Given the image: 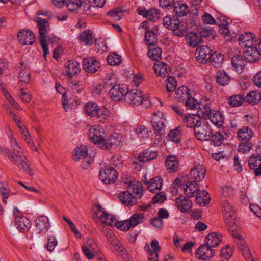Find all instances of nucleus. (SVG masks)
<instances>
[{
  "label": "nucleus",
  "instance_id": "f257e3e1",
  "mask_svg": "<svg viewBox=\"0 0 261 261\" xmlns=\"http://www.w3.org/2000/svg\"><path fill=\"white\" fill-rule=\"evenodd\" d=\"M164 25L173 31V34L177 37L184 36L188 31L187 25L180 24L179 20L174 16H167L163 19Z\"/></svg>",
  "mask_w": 261,
  "mask_h": 261
},
{
  "label": "nucleus",
  "instance_id": "f03ea898",
  "mask_svg": "<svg viewBox=\"0 0 261 261\" xmlns=\"http://www.w3.org/2000/svg\"><path fill=\"white\" fill-rule=\"evenodd\" d=\"M106 133L100 125H94L91 126L89 129V138L101 149L102 146L106 141Z\"/></svg>",
  "mask_w": 261,
  "mask_h": 261
},
{
  "label": "nucleus",
  "instance_id": "7ed1b4c3",
  "mask_svg": "<svg viewBox=\"0 0 261 261\" xmlns=\"http://www.w3.org/2000/svg\"><path fill=\"white\" fill-rule=\"evenodd\" d=\"M9 159L20 170L27 172L31 176L34 175V173L30 167L28 159L23 153L18 154L16 153H12Z\"/></svg>",
  "mask_w": 261,
  "mask_h": 261
},
{
  "label": "nucleus",
  "instance_id": "20e7f679",
  "mask_svg": "<svg viewBox=\"0 0 261 261\" xmlns=\"http://www.w3.org/2000/svg\"><path fill=\"white\" fill-rule=\"evenodd\" d=\"M39 28V39L41 47L45 57L48 53V47L46 45V35L47 31L49 30V25L47 20L41 18H38L36 20Z\"/></svg>",
  "mask_w": 261,
  "mask_h": 261
},
{
  "label": "nucleus",
  "instance_id": "39448f33",
  "mask_svg": "<svg viewBox=\"0 0 261 261\" xmlns=\"http://www.w3.org/2000/svg\"><path fill=\"white\" fill-rule=\"evenodd\" d=\"M166 119L164 114L161 112L154 113L152 115L151 123L155 134L162 135L165 133Z\"/></svg>",
  "mask_w": 261,
  "mask_h": 261
},
{
  "label": "nucleus",
  "instance_id": "423d86ee",
  "mask_svg": "<svg viewBox=\"0 0 261 261\" xmlns=\"http://www.w3.org/2000/svg\"><path fill=\"white\" fill-rule=\"evenodd\" d=\"M13 214L15 216V225L17 229L20 232L28 231L31 226L30 221L17 208L14 209Z\"/></svg>",
  "mask_w": 261,
  "mask_h": 261
},
{
  "label": "nucleus",
  "instance_id": "0eeeda50",
  "mask_svg": "<svg viewBox=\"0 0 261 261\" xmlns=\"http://www.w3.org/2000/svg\"><path fill=\"white\" fill-rule=\"evenodd\" d=\"M232 236L235 239V242L238 249L241 252L246 261H254L250 249L247 246L246 242L242 237L237 232H233Z\"/></svg>",
  "mask_w": 261,
  "mask_h": 261
},
{
  "label": "nucleus",
  "instance_id": "6e6552de",
  "mask_svg": "<svg viewBox=\"0 0 261 261\" xmlns=\"http://www.w3.org/2000/svg\"><path fill=\"white\" fill-rule=\"evenodd\" d=\"M144 249L147 253L148 261H159V253L161 249L158 240L153 239L150 243V246L146 243Z\"/></svg>",
  "mask_w": 261,
  "mask_h": 261
},
{
  "label": "nucleus",
  "instance_id": "1a4fd4ad",
  "mask_svg": "<svg viewBox=\"0 0 261 261\" xmlns=\"http://www.w3.org/2000/svg\"><path fill=\"white\" fill-rule=\"evenodd\" d=\"M194 134L196 138L201 141H208L211 139L212 130L207 123L201 124V123L195 128Z\"/></svg>",
  "mask_w": 261,
  "mask_h": 261
},
{
  "label": "nucleus",
  "instance_id": "9d476101",
  "mask_svg": "<svg viewBox=\"0 0 261 261\" xmlns=\"http://www.w3.org/2000/svg\"><path fill=\"white\" fill-rule=\"evenodd\" d=\"M99 177L106 184L114 182L117 178V173L112 167H106L100 170Z\"/></svg>",
  "mask_w": 261,
  "mask_h": 261
},
{
  "label": "nucleus",
  "instance_id": "9b49d317",
  "mask_svg": "<svg viewBox=\"0 0 261 261\" xmlns=\"http://www.w3.org/2000/svg\"><path fill=\"white\" fill-rule=\"evenodd\" d=\"M127 88L125 85H118L111 88L109 91V95L113 101H118L122 100L127 92Z\"/></svg>",
  "mask_w": 261,
  "mask_h": 261
},
{
  "label": "nucleus",
  "instance_id": "f8f14e48",
  "mask_svg": "<svg viewBox=\"0 0 261 261\" xmlns=\"http://www.w3.org/2000/svg\"><path fill=\"white\" fill-rule=\"evenodd\" d=\"M125 101L129 104L138 106L143 102V94L141 91L136 89L127 91Z\"/></svg>",
  "mask_w": 261,
  "mask_h": 261
},
{
  "label": "nucleus",
  "instance_id": "ddd939ff",
  "mask_svg": "<svg viewBox=\"0 0 261 261\" xmlns=\"http://www.w3.org/2000/svg\"><path fill=\"white\" fill-rule=\"evenodd\" d=\"M212 50L206 45H202L198 47L195 52L197 60L200 63H206L212 57Z\"/></svg>",
  "mask_w": 261,
  "mask_h": 261
},
{
  "label": "nucleus",
  "instance_id": "4468645a",
  "mask_svg": "<svg viewBox=\"0 0 261 261\" xmlns=\"http://www.w3.org/2000/svg\"><path fill=\"white\" fill-rule=\"evenodd\" d=\"M83 67L88 73H94L100 68V63L94 58L88 57L83 59Z\"/></svg>",
  "mask_w": 261,
  "mask_h": 261
},
{
  "label": "nucleus",
  "instance_id": "2eb2a0df",
  "mask_svg": "<svg viewBox=\"0 0 261 261\" xmlns=\"http://www.w3.org/2000/svg\"><path fill=\"white\" fill-rule=\"evenodd\" d=\"M215 253L214 249L205 244L200 245L198 248L196 256L202 260H210L214 256Z\"/></svg>",
  "mask_w": 261,
  "mask_h": 261
},
{
  "label": "nucleus",
  "instance_id": "dca6fc26",
  "mask_svg": "<svg viewBox=\"0 0 261 261\" xmlns=\"http://www.w3.org/2000/svg\"><path fill=\"white\" fill-rule=\"evenodd\" d=\"M17 38L19 42L24 45L33 44L35 40L34 33L27 30L19 31L17 34Z\"/></svg>",
  "mask_w": 261,
  "mask_h": 261
},
{
  "label": "nucleus",
  "instance_id": "f3484780",
  "mask_svg": "<svg viewBox=\"0 0 261 261\" xmlns=\"http://www.w3.org/2000/svg\"><path fill=\"white\" fill-rule=\"evenodd\" d=\"M137 12L139 15L153 22L156 21L160 17V11L155 8L146 10L144 8L139 7Z\"/></svg>",
  "mask_w": 261,
  "mask_h": 261
},
{
  "label": "nucleus",
  "instance_id": "a211bd4d",
  "mask_svg": "<svg viewBox=\"0 0 261 261\" xmlns=\"http://www.w3.org/2000/svg\"><path fill=\"white\" fill-rule=\"evenodd\" d=\"M238 41L242 47L252 46L255 44V35L251 32H246L239 36Z\"/></svg>",
  "mask_w": 261,
  "mask_h": 261
},
{
  "label": "nucleus",
  "instance_id": "6ab92c4d",
  "mask_svg": "<svg viewBox=\"0 0 261 261\" xmlns=\"http://www.w3.org/2000/svg\"><path fill=\"white\" fill-rule=\"evenodd\" d=\"M205 173L206 170L201 165H198L191 170L189 179L198 183L204 178Z\"/></svg>",
  "mask_w": 261,
  "mask_h": 261
},
{
  "label": "nucleus",
  "instance_id": "aec40b11",
  "mask_svg": "<svg viewBox=\"0 0 261 261\" xmlns=\"http://www.w3.org/2000/svg\"><path fill=\"white\" fill-rule=\"evenodd\" d=\"M248 166L250 169L254 171L255 176L261 175V155H253L248 160Z\"/></svg>",
  "mask_w": 261,
  "mask_h": 261
},
{
  "label": "nucleus",
  "instance_id": "412c9836",
  "mask_svg": "<svg viewBox=\"0 0 261 261\" xmlns=\"http://www.w3.org/2000/svg\"><path fill=\"white\" fill-rule=\"evenodd\" d=\"M121 144V137L118 134H115L106 138L105 143L102 146V149H110L113 147L120 146Z\"/></svg>",
  "mask_w": 261,
  "mask_h": 261
},
{
  "label": "nucleus",
  "instance_id": "4be33fe9",
  "mask_svg": "<svg viewBox=\"0 0 261 261\" xmlns=\"http://www.w3.org/2000/svg\"><path fill=\"white\" fill-rule=\"evenodd\" d=\"M246 48L247 49L244 51L245 58L250 62H256L261 55L258 51L255 44L252 46Z\"/></svg>",
  "mask_w": 261,
  "mask_h": 261
},
{
  "label": "nucleus",
  "instance_id": "5701e85b",
  "mask_svg": "<svg viewBox=\"0 0 261 261\" xmlns=\"http://www.w3.org/2000/svg\"><path fill=\"white\" fill-rule=\"evenodd\" d=\"M118 198L123 204L128 206H133L137 202L136 198L128 190L120 193Z\"/></svg>",
  "mask_w": 261,
  "mask_h": 261
},
{
  "label": "nucleus",
  "instance_id": "b1692460",
  "mask_svg": "<svg viewBox=\"0 0 261 261\" xmlns=\"http://www.w3.org/2000/svg\"><path fill=\"white\" fill-rule=\"evenodd\" d=\"M153 69L156 74L164 78L167 77L171 71L169 66L163 62H160L158 64L155 63Z\"/></svg>",
  "mask_w": 261,
  "mask_h": 261
},
{
  "label": "nucleus",
  "instance_id": "393cba45",
  "mask_svg": "<svg viewBox=\"0 0 261 261\" xmlns=\"http://www.w3.org/2000/svg\"><path fill=\"white\" fill-rule=\"evenodd\" d=\"M80 64L74 61H69L65 64V72L70 77L74 76L80 71Z\"/></svg>",
  "mask_w": 261,
  "mask_h": 261
},
{
  "label": "nucleus",
  "instance_id": "a878e982",
  "mask_svg": "<svg viewBox=\"0 0 261 261\" xmlns=\"http://www.w3.org/2000/svg\"><path fill=\"white\" fill-rule=\"evenodd\" d=\"M199 190V186L198 184L190 180L186 182V187L184 188V193L188 197H193L197 194Z\"/></svg>",
  "mask_w": 261,
  "mask_h": 261
},
{
  "label": "nucleus",
  "instance_id": "bb28decb",
  "mask_svg": "<svg viewBox=\"0 0 261 261\" xmlns=\"http://www.w3.org/2000/svg\"><path fill=\"white\" fill-rule=\"evenodd\" d=\"M221 237L220 234L215 232L210 233L205 239V244L211 248L216 247L222 242L220 238Z\"/></svg>",
  "mask_w": 261,
  "mask_h": 261
},
{
  "label": "nucleus",
  "instance_id": "cd10ccee",
  "mask_svg": "<svg viewBox=\"0 0 261 261\" xmlns=\"http://www.w3.org/2000/svg\"><path fill=\"white\" fill-rule=\"evenodd\" d=\"M176 16L182 17L186 15L189 11L187 5L182 1L175 2L172 6Z\"/></svg>",
  "mask_w": 261,
  "mask_h": 261
},
{
  "label": "nucleus",
  "instance_id": "c85d7f7f",
  "mask_svg": "<svg viewBox=\"0 0 261 261\" xmlns=\"http://www.w3.org/2000/svg\"><path fill=\"white\" fill-rule=\"evenodd\" d=\"M35 223L39 233L44 230L47 231L50 226L48 217L45 216H40L36 219Z\"/></svg>",
  "mask_w": 261,
  "mask_h": 261
},
{
  "label": "nucleus",
  "instance_id": "c756f323",
  "mask_svg": "<svg viewBox=\"0 0 261 261\" xmlns=\"http://www.w3.org/2000/svg\"><path fill=\"white\" fill-rule=\"evenodd\" d=\"M176 204L178 209L183 213L188 212L192 207L191 201L188 200L185 196L178 197L176 199Z\"/></svg>",
  "mask_w": 261,
  "mask_h": 261
},
{
  "label": "nucleus",
  "instance_id": "7c9ffc66",
  "mask_svg": "<svg viewBox=\"0 0 261 261\" xmlns=\"http://www.w3.org/2000/svg\"><path fill=\"white\" fill-rule=\"evenodd\" d=\"M185 35L187 44L191 47H196L201 41V37L197 33L191 32Z\"/></svg>",
  "mask_w": 261,
  "mask_h": 261
},
{
  "label": "nucleus",
  "instance_id": "2f4dec72",
  "mask_svg": "<svg viewBox=\"0 0 261 261\" xmlns=\"http://www.w3.org/2000/svg\"><path fill=\"white\" fill-rule=\"evenodd\" d=\"M184 124L188 127L195 128L200 123V118L195 115H188L185 116L184 120Z\"/></svg>",
  "mask_w": 261,
  "mask_h": 261
},
{
  "label": "nucleus",
  "instance_id": "473e14b6",
  "mask_svg": "<svg viewBox=\"0 0 261 261\" xmlns=\"http://www.w3.org/2000/svg\"><path fill=\"white\" fill-rule=\"evenodd\" d=\"M231 64L236 72L241 73L243 71L245 64L242 56L240 55L233 56L231 59Z\"/></svg>",
  "mask_w": 261,
  "mask_h": 261
},
{
  "label": "nucleus",
  "instance_id": "72a5a7b5",
  "mask_svg": "<svg viewBox=\"0 0 261 261\" xmlns=\"http://www.w3.org/2000/svg\"><path fill=\"white\" fill-rule=\"evenodd\" d=\"M208 118L217 127H220L223 125L224 119L220 112L217 110L212 111Z\"/></svg>",
  "mask_w": 261,
  "mask_h": 261
},
{
  "label": "nucleus",
  "instance_id": "f704fd0d",
  "mask_svg": "<svg viewBox=\"0 0 261 261\" xmlns=\"http://www.w3.org/2000/svg\"><path fill=\"white\" fill-rule=\"evenodd\" d=\"M79 40L86 45H91L94 42V37L90 30H86L80 33L78 37Z\"/></svg>",
  "mask_w": 261,
  "mask_h": 261
},
{
  "label": "nucleus",
  "instance_id": "c9c22d12",
  "mask_svg": "<svg viewBox=\"0 0 261 261\" xmlns=\"http://www.w3.org/2000/svg\"><path fill=\"white\" fill-rule=\"evenodd\" d=\"M167 169L169 172L172 173L177 170L179 164L175 156H169L165 161Z\"/></svg>",
  "mask_w": 261,
  "mask_h": 261
},
{
  "label": "nucleus",
  "instance_id": "e433bc0d",
  "mask_svg": "<svg viewBox=\"0 0 261 261\" xmlns=\"http://www.w3.org/2000/svg\"><path fill=\"white\" fill-rule=\"evenodd\" d=\"M147 55L150 59L153 60L159 61L162 58L161 49L155 45L149 46Z\"/></svg>",
  "mask_w": 261,
  "mask_h": 261
},
{
  "label": "nucleus",
  "instance_id": "4c0bfd02",
  "mask_svg": "<svg viewBox=\"0 0 261 261\" xmlns=\"http://www.w3.org/2000/svg\"><path fill=\"white\" fill-rule=\"evenodd\" d=\"M96 246V245L94 243L89 244L88 243H87V245L82 246V252L88 259L90 260L94 257L96 253L94 247Z\"/></svg>",
  "mask_w": 261,
  "mask_h": 261
},
{
  "label": "nucleus",
  "instance_id": "58836bf2",
  "mask_svg": "<svg viewBox=\"0 0 261 261\" xmlns=\"http://www.w3.org/2000/svg\"><path fill=\"white\" fill-rule=\"evenodd\" d=\"M98 121L102 123H108L110 121L109 110L106 108H101L96 115Z\"/></svg>",
  "mask_w": 261,
  "mask_h": 261
},
{
  "label": "nucleus",
  "instance_id": "ea45409f",
  "mask_svg": "<svg viewBox=\"0 0 261 261\" xmlns=\"http://www.w3.org/2000/svg\"><path fill=\"white\" fill-rule=\"evenodd\" d=\"M88 155L87 147L85 145H82L75 149L73 158L74 161H77L82 158L84 159Z\"/></svg>",
  "mask_w": 261,
  "mask_h": 261
},
{
  "label": "nucleus",
  "instance_id": "a19ab883",
  "mask_svg": "<svg viewBox=\"0 0 261 261\" xmlns=\"http://www.w3.org/2000/svg\"><path fill=\"white\" fill-rule=\"evenodd\" d=\"M99 109L96 103L89 102L85 105L84 112L88 116L95 117L98 113Z\"/></svg>",
  "mask_w": 261,
  "mask_h": 261
},
{
  "label": "nucleus",
  "instance_id": "79ce46f5",
  "mask_svg": "<svg viewBox=\"0 0 261 261\" xmlns=\"http://www.w3.org/2000/svg\"><path fill=\"white\" fill-rule=\"evenodd\" d=\"M181 132V127L180 126H178L175 129L170 130L168 135V137L171 141L176 143H179L181 141V138L182 136Z\"/></svg>",
  "mask_w": 261,
  "mask_h": 261
},
{
  "label": "nucleus",
  "instance_id": "37998d69",
  "mask_svg": "<svg viewBox=\"0 0 261 261\" xmlns=\"http://www.w3.org/2000/svg\"><path fill=\"white\" fill-rule=\"evenodd\" d=\"M215 77L217 83L222 86L227 85L230 80L228 74L223 70L217 72Z\"/></svg>",
  "mask_w": 261,
  "mask_h": 261
},
{
  "label": "nucleus",
  "instance_id": "c03bdc74",
  "mask_svg": "<svg viewBox=\"0 0 261 261\" xmlns=\"http://www.w3.org/2000/svg\"><path fill=\"white\" fill-rule=\"evenodd\" d=\"M238 135L241 141H249L252 137L253 133L248 127H243L238 130Z\"/></svg>",
  "mask_w": 261,
  "mask_h": 261
},
{
  "label": "nucleus",
  "instance_id": "a18cd8bd",
  "mask_svg": "<svg viewBox=\"0 0 261 261\" xmlns=\"http://www.w3.org/2000/svg\"><path fill=\"white\" fill-rule=\"evenodd\" d=\"M100 220L106 225L110 226H116L117 220L113 215L107 213H102Z\"/></svg>",
  "mask_w": 261,
  "mask_h": 261
},
{
  "label": "nucleus",
  "instance_id": "49530a36",
  "mask_svg": "<svg viewBox=\"0 0 261 261\" xmlns=\"http://www.w3.org/2000/svg\"><path fill=\"white\" fill-rule=\"evenodd\" d=\"M157 156L155 151L149 150H144L141 152L138 156V160L141 162L150 161L155 159Z\"/></svg>",
  "mask_w": 261,
  "mask_h": 261
},
{
  "label": "nucleus",
  "instance_id": "de8ad7c7",
  "mask_svg": "<svg viewBox=\"0 0 261 261\" xmlns=\"http://www.w3.org/2000/svg\"><path fill=\"white\" fill-rule=\"evenodd\" d=\"M163 180L159 176H156L150 179V182L148 186V190L154 192L155 190H160L162 187Z\"/></svg>",
  "mask_w": 261,
  "mask_h": 261
},
{
  "label": "nucleus",
  "instance_id": "09e8293b",
  "mask_svg": "<svg viewBox=\"0 0 261 261\" xmlns=\"http://www.w3.org/2000/svg\"><path fill=\"white\" fill-rule=\"evenodd\" d=\"M210 61L211 62L212 65L215 68L220 67L224 61V57L220 53L214 52L212 54V57Z\"/></svg>",
  "mask_w": 261,
  "mask_h": 261
},
{
  "label": "nucleus",
  "instance_id": "8fccbe9b",
  "mask_svg": "<svg viewBox=\"0 0 261 261\" xmlns=\"http://www.w3.org/2000/svg\"><path fill=\"white\" fill-rule=\"evenodd\" d=\"M245 101L244 97L240 94L232 95L227 99L228 103L233 107L241 106Z\"/></svg>",
  "mask_w": 261,
  "mask_h": 261
},
{
  "label": "nucleus",
  "instance_id": "3c124183",
  "mask_svg": "<svg viewBox=\"0 0 261 261\" xmlns=\"http://www.w3.org/2000/svg\"><path fill=\"white\" fill-rule=\"evenodd\" d=\"M245 101L248 103L256 104L261 99V95L255 91L248 93L245 97Z\"/></svg>",
  "mask_w": 261,
  "mask_h": 261
},
{
  "label": "nucleus",
  "instance_id": "603ef678",
  "mask_svg": "<svg viewBox=\"0 0 261 261\" xmlns=\"http://www.w3.org/2000/svg\"><path fill=\"white\" fill-rule=\"evenodd\" d=\"M189 92L190 90L187 86H182L175 91V94L177 99L184 100L189 97Z\"/></svg>",
  "mask_w": 261,
  "mask_h": 261
},
{
  "label": "nucleus",
  "instance_id": "864d4df0",
  "mask_svg": "<svg viewBox=\"0 0 261 261\" xmlns=\"http://www.w3.org/2000/svg\"><path fill=\"white\" fill-rule=\"evenodd\" d=\"M224 140L223 135L220 132H216L215 134H211V144L215 146H220Z\"/></svg>",
  "mask_w": 261,
  "mask_h": 261
},
{
  "label": "nucleus",
  "instance_id": "5fc2aeb1",
  "mask_svg": "<svg viewBox=\"0 0 261 261\" xmlns=\"http://www.w3.org/2000/svg\"><path fill=\"white\" fill-rule=\"evenodd\" d=\"M156 41V35L152 31H147L145 35V42L147 45H154Z\"/></svg>",
  "mask_w": 261,
  "mask_h": 261
},
{
  "label": "nucleus",
  "instance_id": "6e6d98bb",
  "mask_svg": "<svg viewBox=\"0 0 261 261\" xmlns=\"http://www.w3.org/2000/svg\"><path fill=\"white\" fill-rule=\"evenodd\" d=\"M105 83V88H110L118 85L117 84V80L116 77L113 74H110L107 75L103 79Z\"/></svg>",
  "mask_w": 261,
  "mask_h": 261
},
{
  "label": "nucleus",
  "instance_id": "4d7b16f0",
  "mask_svg": "<svg viewBox=\"0 0 261 261\" xmlns=\"http://www.w3.org/2000/svg\"><path fill=\"white\" fill-rule=\"evenodd\" d=\"M133 227L142 223L144 219V214L143 213H135L128 219Z\"/></svg>",
  "mask_w": 261,
  "mask_h": 261
},
{
  "label": "nucleus",
  "instance_id": "13d9d810",
  "mask_svg": "<svg viewBox=\"0 0 261 261\" xmlns=\"http://www.w3.org/2000/svg\"><path fill=\"white\" fill-rule=\"evenodd\" d=\"M108 64L112 66L119 64L121 61V57L116 53H111L107 57Z\"/></svg>",
  "mask_w": 261,
  "mask_h": 261
},
{
  "label": "nucleus",
  "instance_id": "bf43d9fd",
  "mask_svg": "<svg viewBox=\"0 0 261 261\" xmlns=\"http://www.w3.org/2000/svg\"><path fill=\"white\" fill-rule=\"evenodd\" d=\"M107 14L115 20H119L123 15V12L120 8H117L109 10Z\"/></svg>",
  "mask_w": 261,
  "mask_h": 261
},
{
  "label": "nucleus",
  "instance_id": "052dcab7",
  "mask_svg": "<svg viewBox=\"0 0 261 261\" xmlns=\"http://www.w3.org/2000/svg\"><path fill=\"white\" fill-rule=\"evenodd\" d=\"M58 245V241L54 236H51L47 239V244L45 247L50 252H53Z\"/></svg>",
  "mask_w": 261,
  "mask_h": 261
},
{
  "label": "nucleus",
  "instance_id": "680f3d73",
  "mask_svg": "<svg viewBox=\"0 0 261 261\" xmlns=\"http://www.w3.org/2000/svg\"><path fill=\"white\" fill-rule=\"evenodd\" d=\"M65 4L70 11H74L80 8L82 5L81 0H66Z\"/></svg>",
  "mask_w": 261,
  "mask_h": 261
},
{
  "label": "nucleus",
  "instance_id": "e2e57ef3",
  "mask_svg": "<svg viewBox=\"0 0 261 261\" xmlns=\"http://www.w3.org/2000/svg\"><path fill=\"white\" fill-rule=\"evenodd\" d=\"M219 32L224 36L226 41H231L233 37L230 35L228 25L223 24L219 27Z\"/></svg>",
  "mask_w": 261,
  "mask_h": 261
},
{
  "label": "nucleus",
  "instance_id": "0e129e2a",
  "mask_svg": "<svg viewBox=\"0 0 261 261\" xmlns=\"http://www.w3.org/2000/svg\"><path fill=\"white\" fill-rule=\"evenodd\" d=\"M23 138L28 144L29 147L31 148L32 151H37L38 149L35 147L34 142L32 141L30 134L28 132L27 130L22 131Z\"/></svg>",
  "mask_w": 261,
  "mask_h": 261
},
{
  "label": "nucleus",
  "instance_id": "69168bd1",
  "mask_svg": "<svg viewBox=\"0 0 261 261\" xmlns=\"http://www.w3.org/2000/svg\"><path fill=\"white\" fill-rule=\"evenodd\" d=\"M253 145L249 141H241L238 147V151L242 153H246L250 151Z\"/></svg>",
  "mask_w": 261,
  "mask_h": 261
},
{
  "label": "nucleus",
  "instance_id": "338daca9",
  "mask_svg": "<svg viewBox=\"0 0 261 261\" xmlns=\"http://www.w3.org/2000/svg\"><path fill=\"white\" fill-rule=\"evenodd\" d=\"M127 190L131 193H134L136 195L141 194L143 189L141 185H134L132 181L129 182Z\"/></svg>",
  "mask_w": 261,
  "mask_h": 261
},
{
  "label": "nucleus",
  "instance_id": "774afa93",
  "mask_svg": "<svg viewBox=\"0 0 261 261\" xmlns=\"http://www.w3.org/2000/svg\"><path fill=\"white\" fill-rule=\"evenodd\" d=\"M166 89L168 92H173L177 86V82L175 79L170 76L166 79Z\"/></svg>",
  "mask_w": 261,
  "mask_h": 261
}]
</instances>
